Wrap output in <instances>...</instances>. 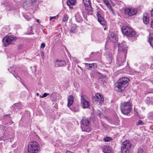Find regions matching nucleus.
Masks as SVG:
<instances>
[{
  "label": "nucleus",
  "instance_id": "obj_1",
  "mask_svg": "<svg viewBox=\"0 0 153 153\" xmlns=\"http://www.w3.org/2000/svg\"><path fill=\"white\" fill-rule=\"evenodd\" d=\"M129 80L128 78L126 77L120 78L118 80L117 83H115V87L117 88L118 91H123L126 87L127 84Z\"/></svg>",
  "mask_w": 153,
  "mask_h": 153
},
{
  "label": "nucleus",
  "instance_id": "obj_2",
  "mask_svg": "<svg viewBox=\"0 0 153 153\" xmlns=\"http://www.w3.org/2000/svg\"><path fill=\"white\" fill-rule=\"evenodd\" d=\"M40 149L39 144L36 142L33 141L28 145V153H37Z\"/></svg>",
  "mask_w": 153,
  "mask_h": 153
},
{
  "label": "nucleus",
  "instance_id": "obj_3",
  "mask_svg": "<svg viewBox=\"0 0 153 153\" xmlns=\"http://www.w3.org/2000/svg\"><path fill=\"white\" fill-rule=\"evenodd\" d=\"M132 105L129 102H125L121 105L120 108L122 113L124 114H127L131 112Z\"/></svg>",
  "mask_w": 153,
  "mask_h": 153
},
{
  "label": "nucleus",
  "instance_id": "obj_4",
  "mask_svg": "<svg viewBox=\"0 0 153 153\" xmlns=\"http://www.w3.org/2000/svg\"><path fill=\"white\" fill-rule=\"evenodd\" d=\"M121 30L123 33L128 37H134L136 35L135 32L132 28L129 27H123Z\"/></svg>",
  "mask_w": 153,
  "mask_h": 153
},
{
  "label": "nucleus",
  "instance_id": "obj_5",
  "mask_svg": "<svg viewBox=\"0 0 153 153\" xmlns=\"http://www.w3.org/2000/svg\"><path fill=\"white\" fill-rule=\"evenodd\" d=\"M132 146L129 140L124 141L121 146V150L122 153H128L129 150Z\"/></svg>",
  "mask_w": 153,
  "mask_h": 153
},
{
  "label": "nucleus",
  "instance_id": "obj_6",
  "mask_svg": "<svg viewBox=\"0 0 153 153\" xmlns=\"http://www.w3.org/2000/svg\"><path fill=\"white\" fill-rule=\"evenodd\" d=\"M16 38V37L11 36L4 37L2 39L3 45L5 47H7V45L10 44Z\"/></svg>",
  "mask_w": 153,
  "mask_h": 153
},
{
  "label": "nucleus",
  "instance_id": "obj_7",
  "mask_svg": "<svg viewBox=\"0 0 153 153\" xmlns=\"http://www.w3.org/2000/svg\"><path fill=\"white\" fill-rule=\"evenodd\" d=\"M81 103L83 108H88L90 106V102L87 97L85 95L81 96Z\"/></svg>",
  "mask_w": 153,
  "mask_h": 153
},
{
  "label": "nucleus",
  "instance_id": "obj_8",
  "mask_svg": "<svg viewBox=\"0 0 153 153\" xmlns=\"http://www.w3.org/2000/svg\"><path fill=\"white\" fill-rule=\"evenodd\" d=\"M118 50L121 52V54H124L125 53L126 55L127 47L126 43L123 42L118 44Z\"/></svg>",
  "mask_w": 153,
  "mask_h": 153
},
{
  "label": "nucleus",
  "instance_id": "obj_9",
  "mask_svg": "<svg viewBox=\"0 0 153 153\" xmlns=\"http://www.w3.org/2000/svg\"><path fill=\"white\" fill-rule=\"evenodd\" d=\"M126 57V55L125 53L124 54H121L119 55L117 57V66L119 67L123 65V63L125 62V59Z\"/></svg>",
  "mask_w": 153,
  "mask_h": 153
},
{
  "label": "nucleus",
  "instance_id": "obj_10",
  "mask_svg": "<svg viewBox=\"0 0 153 153\" xmlns=\"http://www.w3.org/2000/svg\"><path fill=\"white\" fill-rule=\"evenodd\" d=\"M97 17L98 22L103 26L106 25V21L102 15V11H99L97 12Z\"/></svg>",
  "mask_w": 153,
  "mask_h": 153
},
{
  "label": "nucleus",
  "instance_id": "obj_11",
  "mask_svg": "<svg viewBox=\"0 0 153 153\" xmlns=\"http://www.w3.org/2000/svg\"><path fill=\"white\" fill-rule=\"evenodd\" d=\"M137 13V10L136 9L132 7H128L125 9V14L129 16H132L136 14Z\"/></svg>",
  "mask_w": 153,
  "mask_h": 153
},
{
  "label": "nucleus",
  "instance_id": "obj_12",
  "mask_svg": "<svg viewBox=\"0 0 153 153\" xmlns=\"http://www.w3.org/2000/svg\"><path fill=\"white\" fill-rule=\"evenodd\" d=\"M83 2L84 4L85 10L89 12H91L93 11V8L91 7L90 0H83Z\"/></svg>",
  "mask_w": 153,
  "mask_h": 153
},
{
  "label": "nucleus",
  "instance_id": "obj_13",
  "mask_svg": "<svg viewBox=\"0 0 153 153\" xmlns=\"http://www.w3.org/2000/svg\"><path fill=\"white\" fill-rule=\"evenodd\" d=\"M66 65L65 62L63 60L57 59L55 62L54 65L56 67L65 66Z\"/></svg>",
  "mask_w": 153,
  "mask_h": 153
},
{
  "label": "nucleus",
  "instance_id": "obj_14",
  "mask_svg": "<svg viewBox=\"0 0 153 153\" xmlns=\"http://www.w3.org/2000/svg\"><path fill=\"white\" fill-rule=\"evenodd\" d=\"M82 15V13H80L79 12H77L75 14V17L76 21L78 22H80L82 21L83 18Z\"/></svg>",
  "mask_w": 153,
  "mask_h": 153
},
{
  "label": "nucleus",
  "instance_id": "obj_15",
  "mask_svg": "<svg viewBox=\"0 0 153 153\" xmlns=\"http://www.w3.org/2000/svg\"><path fill=\"white\" fill-rule=\"evenodd\" d=\"M22 107L21 104L19 103L15 104L11 108L14 112H17Z\"/></svg>",
  "mask_w": 153,
  "mask_h": 153
},
{
  "label": "nucleus",
  "instance_id": "obj_16",
  "mask_svg": "<svg viewBox=\"0 0 153 153\" xmlns=\"http://www.w3.org/2000/svg\"><path fill=\"white\" fill-rule=\"evenodd\" d=\"M109 39L110 41L116 42L117 41V35L114 33H111L109 37Z\"/></svg>",
  "mask_w": 153,
  "mask_h": 153
},
{
  "label": "nucleus",
  "instance_id": "obj_17",
  "mask_svg": "<svg viewBox=\"0 0 153 153\" xmlns=\"http://www.w3.org/2000/svg\"><path fill=\"white\" fill-rule=\"evenodd\" d=\"M149 15L147 13H145L143 15V21L145 24H148L149 22Z\"/></svg>",
  "mask_w": 153,
  "mask_h": 153
},
{
  "label": "nucleus",
  "instance_id": "obj_18",
  "mask_svg": "<svg viewBox=\"0 0 153 153\" xmlns=\"http://www.w3.org/2000/svg\"><path fill=\"white\" fill-rule=\"evenodd\" d=\"M90 119L88 118H83L82 120V124L87 127L89 125L90 121Z\"/></svg>",
  "mask_w": 153,
  "mask_h": 153
},
{
  "label": "nucleus",
  "instance_id": "obj_19",
  "mask_svg": "<svg viewBox=\"0 0 153 153\" xmlns=\"http://www.w3.org/2000/svg\"><path fill=\"white\" fill-rule=\"evenodd\" d=\"M74 97L72 95H70L68 97V103L67 106L69 107L73 104L74 102Z\"/></svg>",
  "mask_w": 153,
  "mask_h": 153
},
{
  "label": "nucleus",
  "instance_id": "obj_20",
  "mask_svg": "<svg viewBox=\"0 0 153 153\" xmlns=\"http://www.w3.org/2000/svg\"><path fill=\"white\" fill-rule=\"evenodd\" d=\"M76 2V0H67V4L70 8L73 9V6L75 5Z\"/></svg>",
  "mask_w": 153,
  "mask_h": 153
},
{
  "label": "nucleus",
  "instance_id": "obj_21",
  "mask_svg": "<svg viewBox=\"0 0 153 153\" xmlns=\"http://www.w3.org/2000/svg\"><path fill=\"white\" fill-rule=\"evenodd\" d=\"M5 5L6 6V9L8 11L13 9L14 6L11 2H6Z\"/></svg>",
  "mask_w": 153,
  "mask_h": 153
},
{
  "label": "nucleus",
  "instance_id": "obj_22",
  "mask_svg": "<svg viewBox=\"0 0 153 153\" xmlns=\"http://www.w3.org/2000/svg\"><path fill=\"white\" fill-rule=\"evenodd\" d=\"M148 42L152 46H153V34H150Z\"/></svg>",
  "mask_w": 153,
  "mask_h": 153
},
{
  "label": "nucleus",
  "instance_id": "obj_23",
  "mask_svg": "<svg viewBox=\"0 0 153 153\" xmlns=\"http://www.w3.org/2000/svg\"><path fill=\"white\" fill-rule=\"evenodd\" d=\"M110 148L108 146H105L103 147V152L105 153H109Z\"/></svg>",
  "mask_w": 153,
  "mask_h": 153
},
{
  "label": "nucleus",
  "instance_id": "obj_24",
  "mask_svg": "<svg viewBox=\"0 0 153 153\" xmlns=\"http://www.w3.org/2000/svg\"><path fill=\"white\" fill-rule=\"evenodd\" d=\"M97 96H96L94 97V98L96 99H100L101 100V102H103L104 100V98H103V96L100 94V93L97 94Z\"/></svg>",
  "mask_w": 153,
  "mask_h": 153
},
{
  "label": "nucleus",
  "instance_id": "obj_25",
  "mask_svg": "<svg viewBox=\"0 0 153 153\" xmlns=\"http://www.w3.org/2000/svg\"><path fill=\"white\" fill-rule=\"evenodd\" d=\"M85 65L87 66L88 68V69L89 70H91L92 69L93 66L94 67L95 65L96 66L97 65L95 63H93V64H88L85 63Z\"/></svg>",
  "mask_w": 153,
  "mask_h": 153
},
{
  "label": "nucleus",
  "instance_id": "obj_26",
  "mask_svg": "<svg viewBox=\"0 0 153 153\" xmlns=\"http://www.w3.org/2000/svg\"><path fill=\"white\" fill-rule=\"evenodd\" d=\"M14 69H15V67H10V68H9L8 69V71H10L11 73H12L13 75H14V76L17 78V77H18V76H16V75H15V72L14 71Z\"/></svg>",
  "mask_w": 153,
  "mask_h": 153
},
{
  "label": "nucleus",
  "instance_id": "obj_27",
  "mask_svg": "<svg viewBox=\"0 0 153 153\" xmlns=\"http://www.w3.org/2000/svg\"><path fill=\"white\" fill-rule=\"evenodd\" d=\"M136 153H146V152L141 147L139 148Z\"/></svg>",
  "mask_w": 153,
  "mask_h": 153
},
{
  "label": "nucleus",
  "instance_id": "obj_28",
  "mask_svg": "<svg viewBox=\"0 0 153 153\" xmlns=\"http://www.w3.org/2000/svg\"><path fill=\"white\" fill-rule=\"evenodd\" d=\"M76 27H77L76 25H73L71 27V29L70 30V32L73 33H75Z\"/></svg>",
  "mask_w": 153,
  "mask_h": 153
},
{
  "label": "nucleus",
  "instance_id": "obj_29",
  "mask_svg": "<svg viewBox=\"0 0 153 153\" xmlns=\"http://www.w3.org/2000/svg\"><path fill=\"white\" fill-rule=\"evenodd\" d=\"M74 112H78L79 111V110L78 106L76 107H73L72 110Z\"/></svg>",
  "mask_w": 153,
  "mask_h": 153
},
{
  "label": "nucleus",
  "instance_id": "obj_30",
  "mask_svg": "<svg viewBox=\"0 0 153 153\" xmlns=\"http://www.w3.org/2000/svg\"><path fill=\"white\" fill-rule=\"evenodd\" d=\"M68 16L67 15H64L63 18V22L67 21L68 20Z\"/></svg>",
  "mask_w": 153,
  "mask_h": 153
},
{
  "label": "nucleus",
  "instance_id": "obj_31",
  "mask_svg": "<svg viewBox=\"0 0 153 153\" xmlns=\"http://www.w3.org/2000/svg\"><path fill=\"white\" fill-rule=\"evenodd\" d=\"M29 14H27L24 15V17L27 20H30L31 18V17L29 16Z\"/></svg>",
  "mask_w": 153,
  "mask_h": 153
},
{
  "label": "nucleus",
  "instance_id": "obj_32",
  "mask_svg": "<svg viewBox=\"0 0 153 153\" xmlns=\"http://www.w3.org/2000/svg\"><path fill=\"white\" fill-rule=\"evenodd\" d=\"M104 140L105 142H108L112 140L111 138L110 137H106L104 138Z\"/></svg>",
  "mask_w": 153,
  "mask_h": 153
},
{
  "label": "nucleus",
  "instance_id": "obj_33",
  "mask_svg": "<svg viewBox=\"0 0 153 153\" xmlns=\"http://www.w3.org/2000/svg\"><path fill=\"white\" fill-rule=\"evenodd\" d=\"M144 124L143 122L140 120H139L138 122L137 123V126H139V125H143Z\"/></svg>",
  "mask_w": 153,
  "mask_h": 153
},
{
  "label": "nucleus",
  "instance_id": "obj_34",
  "mask_svg": "<svg viewBox=\"0 0 153 153\" xmlns=\"http://www.w3.org/2000/svg\"><path fill=\"white\" fill-rule=\"evenodd\" d=\"M49 94L45 93L43 94V95L42 96H40V97L41 98H44L47 97V96L49 95Z\"/></svg>",
  "mask_w": 153,
  "mask_h": 153
},
{
  "label": "nucleus",
  "instance_id": "obj_35",
  "mask_svg": "<svg viewBox=\"0 0 153 153\" xmlns=\"http://www.w3.org/2000/svg\"><path fill=\"white\" fill-rule=\"evenodd\" d=\"M83 131L89 132L91 130L90 129L87 128L86 129V128H85L83 130Z\"/></svg>",
  "mask_w": 153,
  "mask_h": 153
},
{
  "label": "nucleus",
  "instance_id": "obj_36",
  "mask_svg": "<svg viewBox=\"0 0 153 153\" xmlns=\"http://www.w3.org/2000/svg\"><path fill=\"white\" fill-rule=\"evenodd\" d=\"M58 17V15H57L55 16L51 17L50 18V20H52V19H56Z\"/></svg>",
  "mask_w": 153,
  "mask_h": 153
},
{
  "label": "nucleus",
  "instance_id": "obj_37",
  "mask_svg": "<svg viewBox=\"0 0 153 153\" xmlns=\"http://www.w3.org/2000/svg\"><path fill=\"white\" fill-rule=\"evenodd\" d=\"M45 44L44 43H42L41 44L40 47L41 48H44L45 47Z\"/></svg>",
  "mask_w": 153,
  "mask_h": 153
},
{
  "label": "nucleus",
  "instance_id": "obj_38",
  "mask_svg": "<svg viewBox=\"0 0 153 153\" xmlns=\"http://www.w3.org/2000/svg\"><path fill=\"white\" fill-rule=\"evenodd\" d=\"M151 26L153 28V20L151 22Z\"/></svg>",
  "mask_w": 153,
  "mask_h": 153
},
{
  "label": "nucleus",
  "instance_id": "obj_39",
  "mask_svg": "<svg viewBox=\"0 0 153 153\" xmlns=\"http://www.w3.org/2000/svg\"><path fill=\"white\" fill-rule=\"evenodd\" d=\"M151 15L152 16H153V9L151 11Z\"/></svg>",
  "mask_w": 153,
  "mask_h": 153
},
{
  "label": "nucleus",
  "instance_id": "obj_40",
  "mask_svg": "<svg viewBox=\"0 0 153 153\" xmlns=\"http://www.w3.org/2000/svg\"><path fill=\"white\" fill-rule=\"evenodd\" d=\"M31 1L32 2L35 3L36 1V0H31Z\"/></svg>",
  "mask_w": 153,
  "mask_h": 153
},
{
  "label": "nucleus",
  "instance_id": "obj_41",
  "mask_svg": "<svg viewBox=\"0 0 153 153\" xmlns=\"http://www.w3.org/2000/svg\"><path fill=\"white\" fill-rule=\"evenodd\" d=\"M77 67L78 68H80L81 70H82V67H81L80 66H79V65H77Z\"/></svg>",
  "mask_w": 153,
  "mask_h": 153
},
{
  "label": "nucleus",
  "instance_id": "obj_42",
  "mask_svg": "<svg viewBox=\"0 0 153 153\" xmlns=\"http://www.w3.org/2000/svg\"><path fill=\"white\" fill-rule=\"evenodd\" d=\"M66 153H73V152L69 151H67L66 152Z\"/></svg>",
  "mask_w": 153,
  "mask_h": 153
},
{
  "label": "nucleus",
  "instance_id": "obj_43",
  "mask_svg": "<svg viewBox=\"0 0 153 153\" xmlns=\"http://www.w3.org/2000/svg\"><path fill=\"white\" fill-rule=\"evenodd\" d=\"M39 93H37L36 94V95L37 96H39Z\"/></svg>",
  "mask_w": 153,
  "mask_h": 153
},
{
  "label": "nucleus",
  "instance_id": "obj_44",
  "mask_svg": "<svg viewBox=\"0 0 153 153\" xmlns=\"http://www.w3.org/2000/svg\"><path fill=\"white\" fill-rule=\"evenodd\" d=\"M111 11H112V12L113 13H114V11H113V10L112 9H111Z\"/></svg>",
  "mask_w": 153,
  "mask_h": 153
},
{
  "label": "nucleus",
  "instance_id": "obj_45",
  "mask_svg": "<svg viewBox=\"0 0 153 153\" xmlns=\"http://www.w3.org/2000/svg\"><path fill=\"white\" fill-rule=\"evenodd\" d=\"M93 52H92L91 53V55H93Z\"/></svg>",
  "mask_w": 153,
  "mask_h": 153
},
{
  "label": "nucleus",
  "instance_id": "obj_46",
  "mask_svg": "<svg viewBox=\"0 0 153 153\" xmlns=\"http://www.w3.org/2000/svg\"><path fill=\"white\" fill-rule=\"evenodd\" d=\"M88 59V58H86V59Z\"/></svg>",
  "mask_w": 153,
  "mask_h": 153
},
{
  "label": "nucleus",
  "instance_id": "obj_47",
  "mask_svg": "<svg viewBox=\"0 0 153 153\" xmlns=\"http://www.w3.org/2000/svg\"><path fill=\"white\" fill-rule=\"evenodd\" d=\"M90 14H92V13H90Z\"/></svg>",
  "mask_w": 153,
  "mask_h": 153
},
{
  "label": "nucleus",
  "instance_id": "obj_48",
  "mask_svg": "<svg viewBox=\"0 0 153 153\" xmlns=\"http://www.w3.org/2000/svg\"><path fill=\"white\" fill-rule=\"evenodd\" d=\"M52 94H51V96H52Z\"/></svg>",
  "mask_w": 153,
  "mask_h": 153
},
{
  "label": "nucleus",
  "instance_id": "obj_49",
  "mask_svg": "<svg viewBox=\"0 0 153 153\" xmlns=\"http://www.w3.org/2000/svg\"><path fill=\"white\" fill-rule=\"evenodd\" d=\"M37 21H38V22H39V20H38Z\"/></svg>",
  "mask_w": 153,
  "mask_h": 153
},
{
  "label": "nucleus",
  "instance_id": "obj_50",
  "mask_svg": "<svg viewBox=\"0 0 153 153\" xmlns=\"http://www.w3.org/2000/svg\"><path fill=\"white\" fill-rule=\"evenodd\" d=\"M37 21H38V22H39V20H38Z\"/></svg>",
  "mask_w": 153,
  "mask_h": 153
}]
</instances>
